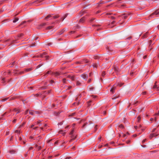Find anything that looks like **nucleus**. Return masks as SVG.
Returning <instances> with one entry per match:
<instances>
[{
  "label": "nucleus",
  "instance_id": "58",
  "mask_svg": "<svg viewBox=\"0 0 159 159\" xmlns=\"http://www.w3.org/2000/svg\"><path fill=\"white\" fill-rule=\"evenodd\" d=\"M146 139L143 140L142 141V142L144 143L146 141Z\"/></svg>",
  "mask_w": 159,
  "mask_h": 159
},
{
  "label": "nucleus",
  "instance_id": "39",
  "mask_svg": "<svg viewBox=\"0 0 159 159\" xmlns=\"http://www.w3.org/2000/svg\"><path fill=\"white\" fill-rule=\"evenodd\" d=\"M88 124V123L87 122H86L83 125L82 127L84 128V127L86 125H87Z\"/></svg>",
  "mask_w": 159,
  "mask_h": 159
},
{
  "label": "nucleus",
  "instance_id": "32",
  "mask_svg": "<svg viewBox=\"0 0 159 159\" xmlns=\"http://www.w3.org/2000/svg\"><path fill=\"white\" fill-rule=\"evenodd\" d=\"M147 33H148V32H147V33H146L144 34L143 35V38H146V35H147Z\"/></svg>",
  "mask_w": 159,
  "mask_h": 159
},
{
  "label": "nucleus",
  "instance_id": "6",
  "mask_svg": "<svg viewBox=\"0 0 159 159\" xmlns=\"http://www.w3.org/2000/svg\"><path fill=\"white\" fill-rule=\"evenodd\" d=\"M52 16V15H48L47 16H46L45 18V19L47 20H48V19L50 18H51V17Z\"/></svg>",
  "mask_w": 159,
  "mask_h": 159
},
{
  "label": "nucleus",
  "instance_id": "47",
  "mask_svg": "<svg viewBox=\"0 0 159 159\" xmlns=\"http://www.w3.org/2000/svg\"><path fill=\"white\" fill-rule=\"evenodd\" d=\"M83 14H84L83 13V12H80V16H82L83 15Z\"/></svg>",
  "mask_w": 159,
  "mask_h": 159
},
{
  "label": "nucleus",
  "instance_id": "27",
  "mask_svg": "<svg viewBox=\"0 0 159 159\" xmlns=\"http://www.w3.org/2000/svg\"><path fill=\"white\" fill-rule=\"evenodd\" d=\"M153 89H157V90H158V87H157V85L155 84L154 86H153Z\"/></svg>",
  "mask_w": 159,
  "mask_h": 159
},
{
  "label": "nucleus",
  "instance_id": "18",
  "mask_svg": "<svg viewBox=\"0 0 159 159\" xmlns=\"http://www.w3.org/2000/svg\"><path fill=\"white\" fill-rule=\"evenodd\" d=\"M114 69L115 70V71H117V72L119 71V68H118V67H114Z\"/></svg>",
  "mask_w": 159,
  "mask_h": 159
},
{
  "label": "nucleus",
  "instance_id": "26",
  "mask_svg": "<svg viewBox=\"0 0 159 159\" xmlns=\"http://www.w3.org/2000/svg\"><path fill=\"white\" fill-rule=\"evenodd\" d=\"M127 16L126 15H125V14H124L122 15V18H124L125 19L127 18Z\"/></svg>",
  "mask_w": 159,
  "mask_h": 159
},
{
  "label": "nucleus",
  "instance_id": "41",
  "mask_svg": "<svg viewBox=\"0 0 159 159\" xmlns=\"http://www.w3.org/2000/svg\"><path fill=\"white\" fill-rule=\"evenodd\" d=\"M146 91L143 92L142 93V94L143 95H145L146 94Z\"/></svg>",
  "mask_w": 159,
  "mask_h": 159
},
{
  "label": "nucleus",
  "instance_id": "24",
  "mask_svg": "<svg viewBox=\"0 0 159 159\" xmlns=\"http://www.w3.org/2000/svg\"><path fill=\"white\" fill-rule=\"evenodd\" d=\"M18 18H16L15 19L13 20V22L14 23H15L18 20Z\"/></svg>",
  "mask_w": 159,
  "mask_h": 159
},
{
  "label": "nucleus",
  "instance_id": "59",
  "mask_svg": "<svg viewBox=\"0 0 159 159\" xmlns=\"http://www.w3.org/2000/svg\"><path fill=\"white\" fill-rule=\"evenodd\" d=\"M41 147H40V146H39V149H38V150H40V149H41Z\"/></svg>",
  "mask_w": 159,
  "mask_h": 159
},
{
  "label": "nucleus",
  "instance_id": "64",
  "mask_svg": "<svg viewBox=\"0 0 159 159\" xmlns=\"http://www.w3.org/2000/svg\"><path fill=\"white\" fill-rule=\"evenodd\" d=\"M40 121H37V124H39L40 123Z\"/></svg>",
  "mask_w": 159,
  "mask_h": 159
},
{
  "label": "nucleus",
  "instance_id": "16",
  "mask_svg": "<svg viewBox=\"0 0 159 159\" xmlns=\"http://www.w3.org/2000/svg\"><path fill=\"white\" fill-rule=\"evenodd\" d=\"M13 111L15 112H17L16 114H18L20 112V111L19 110L17 109H14Z\"/></svg>",
  "mask_w": 159,
  "mask_h": 159
},
{
  "label": "nucleus",
  "instance_id": "45",
  "mask_svg": "<svg viewBox=\"0 0 159 159\" xmlns=\"http://www.w3.org/2000/svg\"><path fill=\"white\" fill-rule=\"evenodd\" d=\"M110 17L112 19H115V17L113 16H111Z\"/></svg>",
  "mask_w": 159,
  "mask_h": 159
},
{
  "label": "nucleus",
  "instance_id": "8",
  "mask_svg": "<svg viewBox=\"0 0 159 159\" xmlns=\"http://www.w3.org/2000/svg\"><path fill=\"white\" fill-rule=\"evenodd\" d=\"M5 78H2L1 81H2V83H3L4 85L6 84V81H5Z\"/></svg>",
  "mask_w": 159,
  "mask_h": 159
},
{
  "label": "nucleus",
  "instance_id": "15",
  "mask_svg": "<svg viewBox=\"0 0 159 159\" xmlns=\"http://www.w3.org/2000/svg\"><path fill=\"white\" fill-rule=\"evenodd\" d=\"M60 75V73H59L58 72H54L53 73V75H54L55 76H57L58 75Z\"/></svg>",
  "mask_w": 159,
  "mask_h": 159
},
{
  "label": "nucleus",
  "instance_id": "29",
  "mask_svg": "<svg viewBox=\"0 0 159 159\" xmlns=\"http://www.w3.org/2000/svg\"><path fill=\"white\" fill-rule=\"evenodd\" d=\"M8 99V98H5L3 99L2 100V101L4 102V101L7 100Z\"/></svg>",
  "mask_w": 159,
  "mask_h": 159
},
{
  "label": "nucleus",
  "instance_id": "56",
  "mask_svg": "<svg viewBox=\"0 0 159 159\" xmlns=\"http://www.w3.org/2000/svg\"><path fill=\"white\" fill-rule=\"evenodd\" d=\"M102 147V145L99 146H98V148H101Z\"/></svg>",
  "mask_w": 159,
  "mask_h": 159
},
{
  "label": "nucleus",
  "instance_id": "36",
  "mask_svg": "<svg viewBox=\"0 0 159 159\" xmlns=\"http://www.w3.org/2000/svg\"><path fill=\"white\" fill-rule=\"evenodd\" d=\"M119 127L120 128H124L123 125H122V124L120 125H119Z\"/></svg>",
  "mask_w": 159,
  "mask_h": 159
},
{
  "label": "nucleus",
  "instance_id": "63",
  "mask_svg": "<svg viewBox=\"0 0 159 159\" xmlns=\"http://www.w3.org/2000/svg\"><path fill=\"white\" fill-rule=\"evenodd\" d=\"M6 113V112H5L4 114H3V115H2V116H4Z\"/></svg>",
  "mask_w": 159,
  "mask_h": 159
},
{
  "label": "nucleus",
  "instance_id": "12",
  "mask_svg": "<svg viewBox=\"0 0 159 159\" xmlns=\"http://www.w3.org/2000/svg\"><path fill=\"white\" fill-rule=\"evenodd\" d=\"M32 70V69L31 68H27V69H26L25 70V72H28V71H29L30 70Z\"/></svg>",
  "mask_w": 159,
  "mask_h": 159
},
{
  "label": "nucleus",
  "instance_id": "31",
  "mask_svg": "<svg viewBox=\"0 0 159 159\" xmlns=\"http://www.w3.org/2000/svg\"><path fill=\"white\" fill-rule=\"evenodd\" d=\"M105 75V71H103L102 73V76L103 77Z\"/></svg>",
  "mask_w": 159,
  "mask_h": 159
},
{
  "label": "nucleus",
  "instance_id": "28",
  "mask_svg": "<svg viewBox=\"0 0 159 159\" xmlns=\"http://www.w3.org/2000/svg\"><path fill=\"white\" fill-rule=\"evenodd\" d=\"M36 46V43H34L32 44L31 45L30 47H34Z\"/></svg>",
  "mask_w": 159,
  "mask_h": 159
},
{
  "label": "nucleus",
  "instance_id": "51",
  "mask_svg": "<svg viewBox=\"0 0 159 159\" xmlns=\"http://www.w3.org/2000/svg\"><path fill=\"white\" fill-rule=\"evenodd\" d=\"M28 110H27L25 112V114H27L28 113Z\"/></svg>",
  "mask_w": 159,
  "mask_h": 159
},
{
  "label": "nucleus",
  "instance_id": "40",
  "mask_svg": "<svg viewBox=\"0 0 159 159\" xmlns=\"http://www.w3.org/2000/svg\"><path fill=\"white\" fill-rule=\"evenodd\" d=\"M137 120H138V122H139V121H140V117L139 116L137 117Z\"/></svg>",
  "mask_w": 159,
  "mask_h": 159
},
{
  "label": "nucleus",
  "instance_id": "35",
  "mask_svg": "<svg viewBox=\"0 0 159 159\" xmlns=\"http://www.w3.org/2000/svg\"><path fill=\"white\" fill-rule=\"evenodd\" d=\"M71 138H72V139L70 141H72V140H74L75 138H76V137L75 136V137H74L73 136H72V137H71Z\"/></svg>",
  "mask_w": 159,
  "mask_h": 159
},
{
  "label": "nucleus",
  "instance_id": "23",
  "mask_svg": "<svg viewBox=\"0 0 159 159\" xmlns=\"http://www.w3.org/2000/svg\"><path fill=\"white\" fill-rule=\"evenodd\" d=\"M58 17H59V16L58 15H56V16H53L52 15V16L51 17V18H52L54 19H56V18H58Z\"/></svg>",
  "mask_w": 159,
  "mask_h": 159
},
{
  "label": "nucleus",
  "instance_id": "50",
  "mask_svg": "<svg viewBox=\"0 0 159 159\" xmlns=\"http://www.w3.org/2000/svg\"><path fill=\"white\" fill-rule=\"evenodd\" d=\"M16 119H15L13 121V122L14 123H15L16 121Z\"/></svg>",
  "mask_w": 159,
  "mask_h": 159
},
{
  "label": "nucleus",
  "instance_id": "53",
  "mask_svg": "<svg viewBox=\"0 0 159 159\" xmlns=\"http://www.w3.org/2000/svg\"><path fill=\"white\" fill-rule=\"evenodd\" d=\"M2 75H6V72H4L3 73Z\"/></svg>",
  "mask_w": 159,
  "mask_h": 159
},
{
  "label": "nucleus",
  "instance_id": "52",
  "mask_svg": "<svg viewBox=\"0 0 159 159\" xmlns=\"http://www.w3.org/2000/svg\"><path fill=\"white\" fill-rule=\"evenodd\" d=\"M52 44V43H49L48 44V46H51V45Z\"/></svg>",
  "mask_w": 159,
  "mask_h": 159
},
{
  "label": "nucleus",
  "instance_id": "54",
  "mask_svg": "<svg viewBox=\"0 0 159 159\" xmlns=\"http://www.w3.org/2000/svg\"><path fill=\"white\" fill-rule=\"evenodd\" d=\"M126 136V134H123V137L124 138V137H125Z\"/></svg>",
  "mask_w": 159,
  "mask_h": 159
},
{
  "label": "nucleus",
  "instance_id": "42",
  "mask_svg": "<svg viewBox=\"0 0 159 159\" xmlns=\"http://www.w3.org/2000/svg\"><path fill=\"white\" fill-rule=\"evenodd\" d=\"M71 75H67V78H70L71 77Z\"/></svg>",
  "mask_w": 159,
  "mask_h": 159
},
{
  "label": "nucleus",
  "instance_id": "9",
  "mask_svg": "<svg viewBox=\"0 0 159 159\" xmlns=\"http://www.w3.org/2000/svg\"><path fill=\"white\" fill-rule=\"evenodd\" d=\"M47 53L46 52H43L42 54H40V57H43L44 55H46Z\"/></svg>",
  "mask_w": 159,
  "mask_h": 159
},
{
  "label": "nucleus",
  "instance_id": "33",
  "mask_svg": "<svg viewBox=\"0 0 159 159\" xmlns=\"http://www.w3.org/2000/svg\"><path fill=\"white\" fill-rule=\"evenodd\" d=\"M49 56L48 55H46L44 56L45 58H46V60H48V59Z\"/></svg>",
  "mask_w": 159,
  "mask_h": 159
},
{
  "label": "nucleus",
  "instance_id": "21",
  "mask_svg": "<svg viewBox=\"0 0 159 159\" xmlns=\"http://www.w3.org/2000/svg\"><path fill=\"white\" fill-rule=\"evenodd\" d=\"M115 89V87L111 88V89L110 90V91L112 93H113Z\"/></svg>",
  "mask_w": 159,
  "mask_h": 159
},
{
  "label": "nucleus",
  "instance_id": "19",
  "mask_svg": "<svg viewBox=\"0 0 159 159\" xmlns=\"http://www.w3.org/2000/svg\"><path fill=\"white\" fill-rule=\"evenodd\" d=\"M89 89L90 91H93L94 89V88L92 86H89Z\"/></svg>",
  "mask_w": 159,
  "mask_h": 159
},
{
  "label": "nucleus",
  "instance_id": "43",
  "mask_svg": "<svg viewBox=\"0 0 159 159\" xmlns=\"http://www.w3.org/2000/svg\"><path fill=\"white\" fill-rule=\"evenodd\" d=\"M50 83L51 84H52L53 83H54V81L53 80H51L50 81Z\"/></svg>",
  "mask_w": 159,
  "mask_h": 159
},
{
  "label": "nucleus",
  "instance_id": "13",
  "mask_svg": "<svg viewBox=\"0 0 159 159\" xmlns=\"http://www.w3.org/2000/svg\"><path fill=\"white\" fill-rule=\"evenodd\" d=\"M67 15V14H66L63 17H62L61 19L62 21H63V20L66 17Z\"/></svg>",
  "mask_w": 159,
  "mask_h": 159
},
{
  "label": "nucleus",
  "instance_id": "55",
  "mask_svg": "<svg viewBox=\"0 0 159 159\" xmlns=\"http://www.w3.org/2000/svg\"><path fill=\"white\" fill-rule=\"evenodd\" d=\"M149 45H151V44H152V41H151V40L149 42Z\"/></svg>",
  "mask_w": 159,
  "mask_h": 159
},
{
  "label": "nucleus",
  "instance_id": "20",
  "mask_svg": "<svg viewBox=\"0 0 159 159\" xmlns=\"http://www.w3.org/2000/svg\"><path fill=\"white\" fill-rule=\"evenodd\" d=\"M111 0H109L106 2H100V4H101V3H107V2H110V1H111Z\"/></svg>",
  "mask_w": 159,
  "mask_h": 159
},
{
  "label": "nucleus",
  "instance_id": "60",
  "mask_svg": "<svg viewBox=\"0 0 159 159\" xmlns=\"http://www.w3.org/2000/svg\"><path fill=\"white\" fill-rule=\"evenodd\" d=\"M50 71H48L47 73H46V74L45 75H46V74H48L50 73Z\"/></svg>",
  "mask_w": 159,
  "mask_h": 159
},
{
  "label": "nucleus",
  "instance_id": "57",
  "mask_svg": "<svg viewBox=\"0 0 159 159\" xmlns=\"http://www.w3.org/2000/svg\"><path fill=\"white\" fill-rule=\"evenodd\" d=\"M37 128H38V127H34V128H33V129H36Z\"/></svg>",
  "mask_w": 159,
  "mask_h": 159
},
{
  "label": "nucleus",
  "instance_id": "34",
  "mask_svg": "<svg viewBox=\"0 0 159 159\" xmlns=\"http://www.w3.org/2000/svg\"><path fill=\"white\" fill-rule=\"evenodd\" d=\"M29 113L31 115H34V113L32 111H30Z\"/></svg>",
  "mask_w": 159,
  "mask_h": 159
},
{
  "label": "nucleus",
  "instance_id": "2",
  "mask_svg": "<svg viewBox=\"0 0 159 159\" xmlns=\"http://www.w3.org/2000/svg\"><path fill=\"white\" fill-rule=\"evenodd\" d=\"M81 76L83 79L85 80H86L87 79L88 76L86 74H82L81 75Z\"/></svg>",
  "mask_w": 159,
  "mask_h": 159
},
{
  "label": "nucleus",
  "instance_id": "22",
  "mask_svg": "<svg viewBox=\"0 0 159 159\" xmlns=\"http://www.w3.org/2000/svg\"><path fill=\"white\" fill-rule=\"evenodd\" d=\"M53 27L52 26H50L47 27V29L48 30H50L52 29Z\"/></svg>",
  "mask_w": 159,
  "mask_h": 159
},
{
  "label": "nucleus",
  "instance_id": "14",
  "mask_svg": "<svg viewBox=\"0 0 159 159\" xmlns=\"http://www.w3.org/2000/svg\"><path fill=\"white\" fill-rule=\"evenodd\" d=\"M76 84L78 86H80L81 85V83L80 82L77 81L76 82Z\"/></svg>",
  "mask_w": 159,
  "mask_h": 159
},
{
  "label": "nucleus",
  "instance_id": "5",
  "mask_svg": "<svg viewBox=\"0 0 159 159\" xmlns=\"http://www.w3.org/2000/svg\"><path fill=\"white\" fill-rule=\"evenodd\" d=\"M158 134H151L150 135V139H152V138L153 137H156V136H157L158 135Z\"/></svg>",
  "mask_w": 159,
  "mask_h": 159
},
{
  "label": "nucleus",
  "instance_id": "49",
  "mask_svg": "<svg viewBox=\"0 0 159 159\" xmlns=\"http://www.w3.org/2000/svg\"><path fill=\"white\" fill-rule=\"evenodd\" d=\"M94 19H94V18H92V19H91L90 20V21L91 22H92V21H93L94 20Z\"/></svg>",
  "mask_w": 159,
  "mask_h": 159
},
{
  "label": "nucleus",
  "instance_id": "61",
  "mask_svg": "<svg viewBox=\"0 0 159 159\" xmlns=\"http://www.w3.org/2000/svg\"><path fill=\"white\" fill-rule=\"evenodd\" d=\"M156 115H159V111H158V112L156 114Z\"/></svg>",
  "mask_w": 159,
  "mask_h": 159
},
{
  "label": "nucleus",
  "instance_id": "17",
  "mask_svg": "<svg viewBox=\"0 0 159 159\" xmlns=\"http://www.w3.org/2000/svg\"><path fill=\"white\" fill-rule=\"evenodd\" d=\"M72 155H69V156L67 157H66V158H65V159H69L70 158H72Z\"/></svg>",
  "mask_w": 159,
  "mask_h": 159
},
{
  "label": "nucleus",
  "instance_id": "46",
  "mask_svg": "<svg viewBox=\"0 0 159 159\" xmlns=\"http://www.w3.org/2000/svg\"><path fill=\"white\" fill-rule=\"evenodd\" d=\"M17 70H14V73L15 74H17Z\"/></svg>",
  "mask_w": 159,
  "mask_h": 159
},
{
  "label": "nucleus",
  "instance_id": "38",
  "mask_svg": "<svg viewBox=\"0 0 159 159\" xmlns=\"http://www.w3.org/2000/svg\"><path fill=\"white\" fill-rule=\"evenodd\" d=\"M70 79L72 80H74V76L72 75L71 76V77Z\"/></svg>",
  "mask_w": 159,
  "mask_h": 159
},
{
  "label": "nucleus",
  "instance_id": "10",
  "mask_svg": "<svg viewBox=\"0 0 159 159\" xmlns=\"http://www.w3.org/2000/svg\"><path fill=\"white\" fill-rule=\"evenodd\" d=\"M9 152L11 154H14V153H15L16 152V151L14 150H10L9 151Z\"/></svg>",
  "mask_w": 159,
  "mask_h": 159
},
{
  "label": "nucleus",
  "instance_id": "44",
  "mask_svg": "<svg viewBox=\"0 0 159 159\" xmlns=\"http://www.w3.org/2000/svg\"><path fill=\"white\" fill-rule=\"evenodd\" d=\"M74 131V130H72V131L70 132V134H73V133Z\"/></svg>",
  "mask_w": 159,
  "mask_h": 159
},
{
  "label": "nucleus",
  "instance_id": "11",
  "mask_svg": "<svg viewBox=\"0 0 159 159\" xmlns=\"http://www.w3.org/2000/svg\"><path fill=\"white\" fill-rule=\"evenodd\" d=\"M98 64H93V66L94 68H96L97 69V67H98Z\"/></svg>",
  "mask_w": 159,
  "mask_h": 159
},
{
  "label": "nucleus",
  "instance_id": "1",
  "mask_svg": "<svg viewBox=\"0 0 159 159\" xmlns=\"http://www.w3.org/2000/svg\"><path fill=\"white\" fill-rule=\"evenodd\" d=\"M156 15L158 16H159V10L157 9L154 12L152 13L150 16L151 17H153V16Z\"/></svg>",
  "mask_w": 159,
  "mask_h": 159
},
{
  "label": "nucleus",
  "instance_id": "30",
  "mask_svg": "<svg viewBox=\"0 0 159 159\" xmlns=\"http://www.w3.org/2000/svg\"><path fill=\"white\" fill-rule=\"evenodd\" d=\"M15 133L19 134L20 133V131L18 130H16L15 131Z\"/></svg>",
  "mask_w": 159,
  "mask_h": 159
},
{
  "label": "nucleus",
  "instance_id": "48",
  "mask_svg": "<svg viewBox=\"0 0 159 159\" xmlns=\"http://www.w3.org/2000/svg\"><path fill=\"white\" fill-rule=\"evenodd\" d=\"M134 127L136 129H137V128H138V126H134Z\"/></svg>",
  "mask_w": 159,
  "mask_h": 159
},
{
  "label": "nucleus",
  "instance_id": "37",
  "mask_svg": "<svg viewBox=\"0 0 159 159\" xmlns=\"http://www.w3.org/2000/svg\"><path fill=\"white\" fill-rule=\"evenodd\" d=\"M66 79H64L62 80L63 82L64 83H66Z\"/></svg>",
  "mask_w": 159,
  "mask_h": 159
},
{
  "label": "nucleus",
  "instance_id": "7",
  "mask_svg": "<svg viewBox=\"0 0 159 159\" xmlns=\"http://www.w3.org/2000/svg\"><path fill=\"white\" fill-rule=\"evenodd\" d=\"M85 19L84 17H82L80 19L79 21V23H83Z\"/></svg>",
  "mask_w": 159,
  "mask_h": 159
},
{
  "label": "nucleus",
  "instance_id": "3",
  "mask_svg": "<svg viewBox=\"0 0 159 159\" xmlns=\"http://www.w3.org/2000/svg\"><path fill=\"white\" fill-rule=\"evenodd\" d=\"M47 25V23H44L42 24H41L38 27L39 29H40L43 27L44 26L46 25Z\"/></svg>",
  "mask_w": 159,
  "mask_h": 159
},
{
  "label": "nucleus",
  "instance_id": "62",
  "mask_svg": "<svg viewBox=\"0 0 159 159\" xmlns=\"http://www.w3.org/2000/svg\"><path fill=\"white\" fill-rule=\"evenodd\" d=\"M155 130H156L155 128L153 129L152 130V132H154L155 131Z\"/></svg>",
  "mask_w": 159,
  "mask_h": 159
},
{
  "label": "nucleus",
  "instance_id": "25",
  "mask_svg": "<svg viewBox=\"0 0 159 159\" xmlns=\"http://www.w3.org/2000/svg\"><path fill=\"white\" fill-rule=\"evenodd\" d=\"M64 31V29L62 30L60 32H59V35H61L62 34Z\"/></svg>",
  "mask_w": 159,
  "mask_h": 159
},
{
  "label": "nucleus",
  "instance_id": "4",
  "mask_svg": "<svg viewBox=\"0 0 159 159\" xmlns=\"http://www.w3.org/2000/svg\"><path fill=\"white\" fill-rule=\"evenodd\" d=\"M47 25V23H44L42 24H41L38 27L39 29H40L43 27L44 26L46 25Z\"/></svg>",
  "mask_w": 159,
  "mask_h": 159
}]
</instances>
